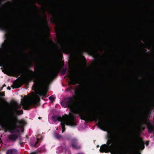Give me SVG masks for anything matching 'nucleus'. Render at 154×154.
<instances>
[{
	"label": "nucleus",
	"instance_id": "f257e3e1",
	"mask_svg": "<svg viewBox=\"0 0 154 154\" xmlns=\"http://www.w3.org/2000/svg\"><path fill=\"white\" fill-rule=\"evenodd\" d=\"M107 144L101 146L100 151L101 153L110 152L111 154H127L123 146L127 145L131 147L133 150L130 154H141L139 149L143 150L145 147L144 143L140 137L133 135L130 138L117 136L113 138L109 136Z\"/></svg>",
	"mask_w": 154,
	"mask_h": 154
},
{
	"label": "nucleus",
	"instance_id": "f03ea898",
	"mask_svg": "<svg viewBox=\"0 0 154 154\" xmlns=\"http://www.w3.org/2000/svg\"><path fill=\"white\" fill-rule=\"evenodd\" d=\"M75 96L65 98L61 102V104L64 108L68 107L71 109L74 113L78 114L81 119L89 122L98 121V126L106 129L109 130L110 123L108 120L103 122L101 119L103 118V113L100 112H95L93 113H89L86 115L84 113L85 111V105L81 103L75 106L74 100Z\"/></svg>",
	"mask_w": 154,
	"mask_h": 154
},
{
	"label": "nucleus",
	"instance_id": "7ed1b4c3",
	"mask_svg": "<svg viewBox=\"0 0 154 154\" xmlns=\"http://www.w3.org/2000/svg\"><path fill=\"white\" fill-rule=\"evenodd\" d=\"M0 29L7 32L5 35V38L6 39L5 44L6 47L11 49L15 48L17 45L16 43L12 32L8 25L2 20V15L0 13Z\"/></svg>",
	"mask_w": 154,
	"mask_h": 154
},
{
	"label": "nucleus",
	"instance_id": "20e7f679",
	"mask_svg": "<svg viewBox=\"0 0 154 154\" xmlns=\"http://www.w3.org/2000/svg\"><path fill=\"white\" fill-rule=\"evenodd\" d=\"M47 94V91H38L36 93V96L33 97L30 100L27 101L26 100L25 101H22L21 103L23 106V109L25 110H27L31 105H32L35 107H36L37 106L39 105L40 99L39 96L45 97Z\"/></svg>",
	"mask_w": 154,
	"mask_h": 154
},
{
	"label": "nucleus",
	"instance_id": "39448f33",
	"mask_svg": "<svg viewBox=\"0 0 154 154\" xmlns=\"http://www.w3.org/2000/svg\"><path fill=\"white\" fill-rule=\"evenodd\" d=\"M12 117H10L8 119L9 123L12 125L9 131L11 133L16 134L20 135L19 129L21 127L25 125L26 124L24 120H18L17 118L13 120Z\"/></svg>",
	"mask_w": 154,
	"mask_h": 154
},
{
	"label": "nucleus",
	"instance_id": "423d86ee",
	"mask_svg": "<svg viewBox=\"0 0 154 154\" xmlns=\"http://www.w3.org/2000/svg\"><path fill=\"white\" fill-rule=\"evenodd\" d=\"M28 71L29 75L26 77L25 79V82L28 83L29 81L33 80L35 82L39 83L43 81L46 79V76L44 72H42L39 75L30 69H28Z\"/></svg>",
	"mask_w": 154,
	"mask_h": 154
},
{
	"label": "nucleus",
	"instance_id": "0eeeda50",
	"mask_svg": "<svg viewBox=\"0 0 154 154\" xmlns=\"http://www.w3.org/2000/svg\"><path fill=\"white\" fill-rule=\"evenodd\" d=\"M67 117L64 119V121L61 122L60 123L62 128V132L63 133L65 130V125L71 126H76V124L75 122V115L73 114H71L69 116L66 115Z\"/></svg>",
	"mask_w": 154,
	"mask_h": 154
},
{
	"label": "nucleus",
	"instance_id": "6e6552de",
	"mask_svg": "<svg viewBox=\"0 0 154 154\" xmlns=\"http://www.w3.org/2000/svg\"><path fill=\"white\" fill-rule=\"evenodd\" d=\"M57 37L58 39V41L61 45V49L63 51H66L69 48H74L77 47L76 45H73L70 47H67L62 44V38L63 35V33L62 32L60 28H58L56 29Z\"/></svg>",
	"mask_w": 154,
	"mask_h": 154
},
{
	"label": "nucleus",
	"instance_id": "1a4fd4ad",
	"mask_svg": "<svg viewBox=\"0 0 154 154\" xmlns=\"http://www.w3.org/2000/svg\"><path fill=\"white\" fill-rule=\"evenodd\" d=\"M21 108V106L20 105L17 106H13L10 111L11 117H12V119L14 120L17 118V116L23 114V112L22 110H19Z\"/></svg>",
	"mask_w": 154,
	"mask_h": 154
},
{
	"label": "nucleus",
	"instance_id": "9d476101",
	"mask_svg": "<svg viewBox=\"0 0 154 154\" xmlns=\"http://www.w3.org/2000/svg\"><path fill=\"white\" fill-rule=\"evenodd\" d=\"M67 76L70 78L71 83L73 85L80 84L82 82V79L79 76L76 77L74 75L73 71L69 72Z\"/></svg>",
	"mask_w": 154,
	"mask_h": 154
},
{
	"label": "nucleus",
	"instance_id": "9b49d317",
	"mask_svg": "<svg viewBox=\"0 0 154 154\" xmlns=\"http://www.w3.org/2000/svg\"><path fill=\"white\" fill-rule=\"evenodd\" d=\"M77 47H83L84 49L86 50H90L89 48L86 47V43L85 40L83 39H80L77 42Z\"/></svg>",
	"mask_w": 154,
	"mask_h": 154
},
{
	"label": "nucleus",
	"instance_id": "f8f14e48",
	"mask_svg": "<svg viewBox=\"0 0 154 154\" xmlns=\"http://www.w3.org/2000/svg\"><path fill=\"white\" fill-rule=\"evenodd\" d=\"M12 3L9 1L7 2L4 3L3 4H0L1 5L2 7V11L3 12H4L6 10L11 8Z\"/></svg>",
	"mask_w": 154,
	"mask_h": 154
},
{
	"label": "nucleus",
	"instance_id": "ddd939ff",
	"mask_svg": "<svg viewBox=\"0 0 154 154\" xmlns=\"http://www.w3.org/2000/svg\"><path fill=\"white\" fill-rule=\"evenodd\" d=\"M18 79H17V80H15L13 83V84L11 86V87L14 89L15 88H18L21 87L22 84V81L20 80H17Z\"/></svg>",
	"mask_w": 154,
	"mask_h": 154
},
{
	"label": "nucleus",
	"instance_id": "4468645a",
	"mask_svg": "<svg viewBox=\"0 0 154 154\" xmlns=\"http://www.w3.org/2000/svg\"><path fill=\"white\" fill-rule=\"evenodd\" d=\"M50 12L54 18V19H53L54 22L55 23H57V24H59V21L60 20V17L58 15L56 12L54 11H51Z\"/></svg>",
	"mask_w": 154,
	"mask_h": 154
},
{
	"label": "nucleus",
	"instance_id": "2eb2a0df",
	"mask_svg": "<svg viewBox=\"0 0 154 154\" xmlns=\"http://www.w3.org/2000/svg\"><path fill=\"white\" fill-rule=\"evenodd\" d=\"M67 114H65L64 116H63L62 117L61 116H54L53 117L52 119L55 121H59L61 122H63L64 121V119L67 117V116H66Z\"/></svg>",
	"mask_w": 154,
	"mask_h": 154
},
{
	"label": "nucleus",
	"instance_id": "dca6fc26",
	"mask_svg": "<svg viewBox=\"0 0 154 154\" xmlns=\"http://www.w3.org/2000/svg\"><path fill=\"white\" fill-rule=\"evenodd\" d=\"M152 68L153 70V71L152 72V76L153 77V79L152 82V99L153 102H154V66H153Z\"/></svg>",
	"mask_w": 154,
	"mask_h": 154
},
{
	"label": "nucleus",
	"instance_id": "f3484780",
	"mask_svg": "<svg viewBox=\"0 0 154 154\" xmlns=\"http://www.w3.org/2000/svg\"><path fill=\"white\" fill-rule=\"evenodd\" d=\"M60 71V68L57 67L56 69L52 70L49 74V76L51 78H53L58 74Z\"/></svg>",
	"mask_w": 154,
	"mask_h": 154
},
{
	"label": "nucleus",
	"instance_id": "a211bd4d",
	"mask_svg": "<svg viewBox=\"0 0 154 154\" xmlns=\"http://www.w3.org/2000/svg\"><path fill=\"white\" fill-rule=\"evenodd\" d=\"M19 134L14 133H12L8 136V138L9 140L15 141L18 138Z\"/></svg>",
	"mask_w": 154,
	"mask_h": 154
},
{
	"label": "nucleus",
	"instance_id": "6ab92c4d",
	"mask_svg": "<svg viewBox=\"0 0 154 154\" xmlns=\"http://www.w3.org/2000/svg\"><path fill=\"white\" fill-rule=\"evenodd\" d=\"M148 131L149 134L153 133L154 134V125L151 122H149L147 125Z\"/></svg>",
	"mask_w": 154,
	"mask_h": 154
},
{
	"label": "nucleus",
	"instance_id": "aec40b11",
	"mask_svg": "<svg viewBox=\"0 0 154 154\" xmlns=\"http://www.w3.org/2000/svg\"><path fill=\"white\" fill-rule=\"evenodd\" d=\"M39 139L37 138L35 140V141L32 142L31 141L30 142V145L31 146L33 147H36L38 146L39 145Z\"/></svg>",
	"mask_w": 154,
	"mask_h": 154
},
{
	"label": "nucleus",
	"instance_id": "412c9836",
	"mask_svg": "<svg viewBox=\"0 0 154 154\" xmlns=\"http://www.w3.org/2000/svg\"><path fill=\"white\" fill-rule=\"evenodd\" d=\"M17 151L14 149H11L7 151L6 154H17Z\"/></svg>",
	"mask_w": 154,
	"mask_h": 154
},
{
	"label": "nucleus",
	"instance_id": "4be33fe9",
	"mask_svg": "<svg viewBox=\"0 0 154 154\" xmlns=\"http://www.w3.org/2000/svg\"><path fill=\"white\" fill-rule=\"evenodd\" d=\"M72 147L73 148L76 149H79L81 148V146L79 143H78L76 144H73Z\"/></svg>",
	"mask_w": 154,
	"mask_h": 154
},
{
	"label": "nucleus",
	"instance_id": "5701e85b",
	"mask_svg": "<svg viewBox=\"0 0 154 154\" xmlns=\"http://www.w3.org/2000/svg\"><path fill=\"white\" fill-rule=\"evenodd\" d=\"M72 147L73 148L76 149H79L81 148V146L79 143H78L76 144H73Z\"/></svg>",
	"mask_w": 154,
	"mask_h": 154
},
{
	"label": "nucleus",
	"instance_id": "b1692460",
	"mask_svg": "<svg viewBox=\"0 0 154 154\" xmlns=\"http://www.w3.org/2000/svg\"><path fill=\"white\" fill-rule=\"evenodd\" d=\"M38 69H43L45 68V66L44 64V61L43 60H41V64L40 65L37 67Z\"/></svg>",
	"mask_w": 154,
	"mask_h": 154
},
{
	"label": "nucleus",
	"instance_id": "393cba45",
	"mask_svg": "<svg viewBox=\"0 0 154 154\" xmlns=\"http://www.w3.org/2000/svg\"><path fill=\"white\" fill-rule=\"evenodd\" d=\"M71 145L72 146H73V144H76L78 143V140L75 138H72L71 139Z\"/></svg>",
	"mask_w": 154,
	"mask_h": 154
},
{
	"label": "nucleus",
	"instance_id": "a878e982",
	"mask_svg": "<svg viewBox=\"0 0 154 154\" xmlns=\"http://www.w3.org/2000/svg\"><path fill=\"white\" fill-rule=\"evenodd\" d=\"M81 92L80 89H76L75 90V94L76 96H79L80 95Z\"/></svg>",
	"mask_w": 154,
	"mask_h": 154
},
{
	"label": "nucleus",
	"instance_id": "bb28decb",
	"mask_svg": "<svg viewBox=\"0 0 154 154\" xmlns=\"http://www.w3.org/2000/svg\"><path fill=\"white\" fill-rule=\"evenodd\" d=\"M67 71V68L66 67L64 69H61L60 71V74L62 75H64L65 74Z\"/></svg>",
	"mask_w": 154,
	"mask_h": 154
},
{
	"label": "nucleus",
	"instance_id": "cd10ccee",
	"mask_svg": "<svg viewBox=\"0 0 154 154\" xmlns=\"http://www.w3.org/2000/svg\"><path fill=\"white\" fill-rule=\"evenodd\" d=\"M55 137L57 139L60 140L62 138V136L59 134H54Z\"/></svg>",
	"mask_w": 154,
	"mask_h": 154
},
{
	"label": "nucleus",
	"instance_id": "c85d7f7f",
	"mask_svg": "<svg viewBox=\"0 0 154 154\" xmlns=\"http://www.w3.org/2000/svg\"><path fill=\"white\" fill-rule=\"evenodd\" d=\"M3 102H4V103L5 104V105L8 106H11L12 105V104L11 103H8L6 101H3Z\"/></svg>",
	"mask_w": 154,
	"mask_h": 154
},
{
	"label": "nucleus",
	"instance_id": "c756f323",
	"mask_svg": "<svg viewBox=\"0 0 154 154\" xmlns=\"http://www.w3.org/2000/svg\"><path fill=\"white\" fill-rule=\"evenodd\" d=\"M48 98L49 100L51 101L54 100L55 99V98L53 95L49 97Z\"/></svg>",
	"mask_w": 154,
	"mask_h": 154
},
{
	"label": "nucleus",
	"instance_id": "7c9ffc66",
	"mask_svg": "<svg viewBox=\"0 0 154 154\" xmlns=\"http://www.w3.org/2000/svg\"><path fill=\"white\" fill-rule=\"evenodd\" d=\"M61 149H62V151L63 152H66V147L65 145L63 146H61Z\"/></svg>",
	"mask_w": 154,
	"mask_h": 154
},
{
	"label": "nucleus",
	"instance_id": "2f4dec72",
	"mask_svg": "<svg viewBox=\"0 0 154 154\" xmlns=\"http://www.w3.org/2000/svg\"><path fill=\"white\" fill-rule=\"evenodd\" d=\"M31 7L32 8H33L35 10H38V8L35 5H32Z\"/></svg>",
	"mask_w": 154,
	"mask_h": 154
},
{
	"label": "nucleus",
	"instance_id": "473e14b6",
	"mask_svg": "<svg viewBox=\"0 0 154 154\" xmlns=\"http://www.w3.org/2000/svg\"><path fill=\"white\" fill-rule=\"evenodd\" d=\"M38 22L39 23H40L41 22V16L40 15H39L38 17Z\"/></svg>",
	"mask_w": 154,
	"mask_h": 154
},
{
	"label": "nucleus",
	"instance_id": "72a5a7b5",
	"mask_svg": "<svg viewBox=\"0 0 154 154\" xmlns=\"http://www.w3.org/2000/svg\"><path fill=\"white\" fill-rule=\"evenodd\" d=\"M8 0H0V2H5Z\"/></svg>",
	"mask_w": 154,
	"mask_h": 154
},
{
	"label": "nucleus",
	"instance_id": "f704fd0d",
	"mask_svg": "<svg viewBox=\"0 0 154 154\" xmlns=\"http://www.w3.org/2000/svg\"><path fill=\"white\" fill-rule=\"evenodd\" d=\"M58 52L60 53H61V52L59 51V50H58ZM60 57H62V54H61V55H60Z\"/></svg>",
	"mask_w": 154,
	"mask_h": 154
},
{
	"label": "nucleus",
	"instance_id": "c9c22d12",
	"mask_svg": "<svg viewBox=\"0 0 154 154\" xmlns=\"http://www.w3.org/2000/svg\"><path fill=\"white\" fill-rule=\"evenodd\" d=\"M7 89L8 90H11V88H10V87L8 86V87H7Z\"/></svg>",
	"mask_w": 154,
	"mask_h": 154
},
{
	"label": "nucleus",
	"instance_id": "e433bc0d",
	"mask_svg": "<svg viewBox=\"0 0 154 154\" xmlns=\"http://www.w3.org/2000/svg\"><path fill=\"white\" fill-rule=\"evenodd\" d=\"M21 53L23 54H24V55H26V53L25 52H21Z\"/></svg>",
	"mask_w": 154,
	"mask_h": 154
},
{
	"label": "nucleus",
	"instance_id": "4c0bfd02",
	"mask_svg": "<svg viewBox=\"0 0 154 154\" xmlns=\"http://www.w3.org/2000/svg\"><path fill=\"white\" fill-rule=\"evenodd\" d=\"M20 143L21 146H23V143L20 142Z\"/></svg>",
	"mask_w": 154,
	"mask_h": 154
},
{
	"label": "nucleus",
	"instance_id": "58836bf2",
	"mask_svg": "<svg viewBox=\"0 0 154 154\" xmlns=\"http://www.w3.org/2000/svg\"><path fill=\"white\" fill-rule=\"evenodd\" d=\"M30 154H37L34 152H31Z\"/></svg>",
	"mask_w": 154,
	"mask_h": 154
},
{
	"label": "nucleus",
	"instance_id": "ea45409f",
	"mask_svg": "<svg viewBox=\"0 0 154 154\" xmlns=\"http://www.w3.org/2000/svg\"><path fill=\"white\" fill-rule=\"evenodd\" d=\"M2 58L4 59L5 58V56L3 55H2Z\"/></svg>",
	"mask_w": 154,
	"mask_h": 154
},
{
	"label": "nucleus",
	"instance_id": "a19ab883",
	"mask_svg": "<svg viewBox=\"0 0 154 154\" xmlns=\"http://www.w3.org/2000/svg\"><path fill=\"white\" fill-rule=\"evenodd\" d=\"M147 48L149 50H150V49H151V47H148V48Z\"/></svg>",
	"mask_w": 154,
	"mask_h": 154
},
{
	"label": "nucleus",
	"instance_id": "79ce46f5",
	"mask_svg": "<svg viewBox=\"0 0 154 154\" xmlns=\"http://www.w3.org/2000/svg\"><path fill=\"white\" fill-rule=\"evenodd\" d=\"M77 154H84L83 153L80 152L77 153Z\"/></svg>",
	"mask_w": 154,
	"mask_h": 154
},
{
	"label": "nucleus",
	"instance_id": "37998d69",
	"mask_svg": "<svg viewBox=\"0 0 154 154\" xmlns=\"http://www.w3.org/2000/svg\"><path fill=\"white\" fill-rule=\"evenodd\" d=\"M38 119H42V117H39L38 118Z\"/></svg>",
	"mask_w": 154,
	"mask_h": 154
},
{
	"label": "nucleus",
	"instance_id": "c03bdc74",
	"mask_svg": "<svg viewBox=\"0 0 154 154\" xmlns=\"http://www.w3.org/2000/svg\"><path fill=\"white\" fill-rule=\"evenodd\" d=\"M142 128L143 130H144V128L143 127H142Z\"/></svg>",
	"mask_w": 154,
	"mask_h": 154
},
{
	"label": "nucleus",
	"instance_id": "a18cd8bd",
	"mask_svg": "<svg viewBox=\"0 0 154 154\" xmlns=\"http://www.w3.org/2000/svg\"><path fill=\"white\" fill-rule=\"evenodd\" d=\"M144 51H145V52H146L147 51V50L146 49H144Z\"/></svg>",
	"mask_w": 154,
	"mask_h": 154
},
{
	"label": "nucleus",
	"instance_id": "49530a36",
	"mask_svg": "<svg viewBox=\"0 0 154 154\" xmlns=\"http://www.w3.org/2000/svg\"><path fill=\"white\" fill-rule=\"evenodd\" d=\"M3 87L5 86H6V85L5 84H4V85H3Z\"/></svg>",
	"mask_w": 154,
	"mask_h": 154
},
{
	"label": "nucleus",
	"instance_id": "de8ad7c7",
	"mask_svg": "<svg viewBox=\"0 0 154 154\" xmlns=\"http://www.w3.org/2000/svg\"><path fill=\"white\" fill-rule=\"evenodd\" d=\"M18 71H20V69H19L17 70Z\"/></svg>",
	"mask_w": 154,
	"mask_h": 154
},
{
	"label": "nucleus",
	"instance_id": "09e8293b",
	"mask_svg": "<svg viewBox=\"0 0 154 154\" xmlns=\"http://www.w3.org/2000/svg\"><path fill=\"white\" fill-rule=\"evenodd\" d=\"M147 54H149V52H148L147 53Z\"/></svg>",
	"mask_w": 154,
	"mask_h": 154
},
{
	"label": "nucleus",
	"instance_id": "8fccbe9b",
	"mask_svg": "<svg viewBox=\"0 0 154 154\" xmlns=\"http://www.w3.org/2000/svg\"><path fill=\"white\" fill-rule=\"evenodd\" d=\"M83 58H85V57H84V56H83Z\"/></svg>",
	"mask_w": 154,
	"mask_h": 154
},
{
	"label": "nucleus",
	"instance_id": "3c124183",
	"mask_svg": "<svg viewBox=\"0 0 154 154\" xmlns=\"http://www.w3.org/2000/svg\"><path fill=\"white\" fill-rule=\"evenodd\" d=\"M45 22L47 23V21H46V20H45Z\"/></svg>",
	"mask_w": 154,
	"mask_h": 154
},
{
	"label": "nucleus",
	"instance_id": "603ef678",
	"mask_svg": "<svg viewBox=\"0 0 154 154\" xmlns=\"http://www.w3.org/2000/svg\"><path fill=\"white\" fill-rule=\"evenodd\" d=\"M132 120H134L133 119H132Z\"/></svg>",
	"mask_w": 154,
	"mask_h": 154
}]
</instances>
